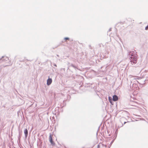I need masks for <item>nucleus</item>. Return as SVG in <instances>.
Wrapping results in <instances>:
<instances>
[{"instance_id":"f257e3e1","label":"nucleus","mask_w":148,"mask_h":148,"mask_svg":"<svg viewBox=\"0 0 148 148\" xmlns=\"http://www.w3.org/2000/svg\"><path fill=\"white\" fill-rule=\"evenodd\" d=\"M129 54L131 56L130 62L132 64L136 63L138 60V56L134 51H130L129 53Z\"/></svg>"},{"instance_id":"f03ea898","label":"nucleus","mask_w":148,"mask_h":148,"mask_svg":"<svg viewBox=\"0 0 148 148\" xmlns=\"http://www.w3.org/2000/svg\"><path fill=\"white\" fill-rule=\"evenodd\" d=\"M52 136V135H50L49 137V141L51 143V144L52 145L54 146L55 145V143L54 142L53 140Z\"/></svg>"},{"instance_id":"7ed1b4c3","label":"nucleus","mask_w":148,"mask_h":148,"mask_svg":"<svg viewBox=\"0 0 148 148\" xmlns=\"http://www.w3.org/2000/svg\"><path fill=\"white\" fill-rule=\"evenodd\" d=\"M52 82V79L51 78L49 77L47 80V84L48 85H49L51 84Z\"/></svg>"},{"instance_id":"20e7f679","label":"nucleus","mask_w":148,"mask_h":148,"mask_svg":"<svg viewBox=\"0 0 148 148\" xmlns=\"http://www.w3.org/2000/svg\"><path fill=\"white\" fill-rule=\"evenodd\" d=\"M113 100L114 101H116L118 100V97L116 95H114L113 96Z\"/></svg>"},{"instance_id":"39448f33","label":"nucleus","mask_w":148,"mask_h":148,"mask_svg":"<svg viewBox=\"0 0 148 148\" xmlns=\"http://www.w3.org/2000/svg\"><path fill=\"white\" fill-rule=\"evenodd\" d=\"M24 133L25 134V137L26 138L28 135V130L27 129H26L24 130Z\"/></svg>"},{"instance_id":"423d86ee","label":"nucleus","mask_w":148,"mask_h":148,"mask_svg":"<svg viewBox=\"0 0 148 148\" xmlns=\"http://www.w3.org/2000/svg\"><path fill=\"white\" fill-rule=\"evenodd\" d=\"M64 39L65 40V41H66L67 40H69V38L66 37L64 38Z\"/></svg>"},{"instance_id":"0eeeda50","label":"nucleus","mask_w":148,"mask_h":148,"mask_svg":"<svg viewBox=\"0 0 148 148\" xmlns=\"http://www.w3.org/2000/svg\"><path fill=\"white\" fill-rule=\"evenodd\" d=\"M145 29L146 30L148 29V25L145 27Z\"/></svg>"}]
</instances>
